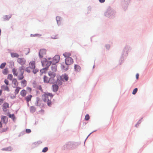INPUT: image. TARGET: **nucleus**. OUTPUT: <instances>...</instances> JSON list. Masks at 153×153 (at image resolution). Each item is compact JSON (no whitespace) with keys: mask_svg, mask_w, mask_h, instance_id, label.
<instances>
[{"mask_svg":"<svg viewBox=\"0 0 153 153\" xmlns=\"http://www.w3.org/2000/svg\"><path fill=\"white\" fill-rule=\"evenodd\" d=\"M12 71L14 76H17L18 80H21L23 79L24 71L22 67H19L18 71L16 69L14 68L12 69Z\"/></svg>","mask_w":153,"mask_h":153,"instance_id":"obj_1","label":"nucleus"},{"mask_svg":"<svg viewBox=\"0 0 153 153\" xmlns=\"http://www.w3.org/2000/svg\"><path fill=\"white\" fill-rule=\"evenodd\" d=\"M60 59V56L58 55H55L54 57L53 58L52 61H50L49 62H45V64L46 63V65L47 66H48L52 63V64H55L58 63Z\"/></svg>","mask_w":153,"mask_h":153,"instance_id":"obj_2","label":"nucleus"},{"mask_svg":"<svg viewBox=\"0 0 153 153\" xmlns=\"http://www.w3.org/2000/svg\"><path fill=\"white\" fill-rule=\"evenodd\" d=\"M49 96L51 97H52L53 95L51 93H45L42 96V99L45 102H46L48 100V96Z\"/></svg>","mask_w":153,"mask_h":153,"instance_id":"obj_3","label":"nucleus"},{"mask_svg":"<svg viewBox=\"0 0 153 153\" xmlns=\"http://www.w3.org/2000/svg\"><path fill=\"white\" fill-rule=\"evenodd\" d=\"M74 61L71 57H68L65 59V63L67 65H70L73 63Z\"/></svg>","mask_w":153,"mask_h":153,"instance_id":"obj_4","label":"nucleus"},{"mask_svg":"<svg viewBox=\"0 0 153 153\" xmlns=\"http://www.w3.org/2000/svg\"><path fill=\"white\" fill-rule=\"evenodd\" d=\"M46 51L45 49H41L39 52V56L40 58H42L46 55Z\"/></svg>","mask_w":153,"mask_h":153,"instance_id":"obj_5","label":"nucleus"},{"mask_svg":"<svg viewBox=\"0 0 153 153\" xmlns=\"http://www.w3.org/2000/svg\"><path fill=\"white\" fill-rule=\"evenodd\" d=\"M18 63L21 65H23L25 64L26 60L24 58H19L17 60Z\"/></svg>","mask_w":153,"mask_h":153,"instance_id":"obj_6","label":"nucleus"},{"mask_svg":"<svg viewBox=\"0 0 153 153\" xmlns=\"http://www.w3.org/2000/svg\"><path fill=\"white\" fill-rule=\"evenodd\" d=\"M60 78L62 81H67L68 80V75L66 74H63L60 76Z\"/></svg>","mask_w":153,"mask_h":153,"instance_id":"obj_7","label":"nucleus"},{"mask_svg":"<svg viewBox=\"0 0 153 153\" xmlns=\"http://www.w3.org/2000/svg\"><path fill=\"white\" fill-rule=\"evenodd\" d=\"M9 104L7 102H4L2 105V109L3 111L6 112L7 110V108H8Z\"/></svg>","mask_w":153,"mask_h":153,"instance_id":"obj_8","label":"nucleus"},{"mask_svg":"<svg viewBox=\"0 0 153 153\" xmlns=\"http://www.w3.org/2000/svg\"><path fill=\"white\" fill-rule=\"evenodd\" d=\"M29 66L31 68L34 69L35 68V62L34 61H31L29 64Z\"/></svg>","mask_w":153,"mask_h":153,"instance_id":"obj_9","label":"nucleus"},{"mask_svg":"<svg viewBox=\"0 0 153 153\" xmlns=\"http://www.w3.org/2000/svg\"><path fill=\"white\" fill-rule=\"evenodd\" d=\"M1 121L4 123L6 124L8 122V118L5 116H2L1 117Z\"/></svg>","mask_w":153,"mask_h":153,"instance_id":"obj_10","label":"nucleus"},{"mask_svg":"<svg viewBox=\"0 0 153 153\" xmlns=\"http://www.w3.org/2000/svg\"><path fill=\"white\" fill-rule=\"evenodd\" d=\"M68 65L65 64L64 63H63L61 64V68L64 71H66L68 70Z\"/></svg>","mask_w":153,"mask_h":153,"instance_id":"obj_11","label":"nucleus"},{"mask_svg":"<svg viewBox=\"0 0 153 153\" xmlns=\"http://www.w3.org/2000/svg\"><path fill=\"white\" fill-rule=\"evenodd\" d=\"M74 69L75 71L76 72L80 71L81 68L80 66L77 65H74Z\"/></svg>","mask_w":153,"mask_h":153,"instance_id":"obj_12","label":"nucleus"},{"mask_svg":"<svg viewBox=\"0 0 153 153\" xmlns=\"http://www.w3.org/2000/svg\"><path fill=\"white\" fill-rule=\"evenodd\" d=\"M48 74L50 77H55L56 76L55 73L51 71H50L48 72Z\"/></svg>","mask_w":153,"mask_h":153,"instance_id":"obj_13","label":"nucleus"},{"mask_svg":"<svg viewBox=\"0 0 153 153\" xmlns=\"http://www.w3.org/2000/svg\"><path fill=\"white\" fill-rule=\"evenodd\" d=\"M11 17V15L10 14L8 15L4 16H3V18L4 20L6 21L8 20Z\"/></svg>","mask_w":153,"mask_h":153,"instance_id":"obj_14","label":"nucleus"},{"mask_svg":"<svg viewBox=\"0 0 153 153\" xmlns=\"http://www.w3.org/2000/svg\"><path fill=\"white\" fill-rule=\"evenodd\" d=\"M12 58H18L19 56V55L15 53H11L10 54Z\"/></svg>","mask_w":153,"mask_h":153,"instance_id":"obj_15","label":"nucleus"},{"mask_svg":"<svg viewBox=\"0 0 153 153\" xmlns=\"http://www.w3.org/2000/svg\"><path fill=\"white\" fill-rule=\"evenodd\" d=\"M51 71L55 72L56 71V66L55 64H52V66L51 67Z\"/></svg>","mask_w":153,"mask_h":153,"instance_id":"obj_16","label":"nucleus"},{"mask_svg":"<svg viewBox=\"0 0 153 153\" xmlns=\"http://www.w3.org/2000/svg\"><path fill=\"white\" fill-rule=\"evenodd\" d=\"M1 88L2 90H4V91H9V89L8 87L7 86H5L4 85H3L1 86Z\"/></svg>","mask_w":153,"mask_h":153,"instance_id":"obj_17","label":"nucleus"},{"mask_svg":"<svg viewBox=\"0 0 153 153\" xmlns=\"http://www.w3.org/2000/svg\"><path fill=\"white\" fill-rule=\"evenodd\" d=\"M21 85L23 87H24L26 86L27 81L25 79H23L21 81Z\"/></svg>","mask_w":153,"mask_h":153,"instance_id":"obj_18","label":"nucleus"},{"mask_svg":"<svg viewBox=\"0 0 153 153\" xmlns=\"http://www.w3.org/2000/svg\"><path fill=\"white\" fill-rule=\"evenodd\" d=\"M43 80L45 83H49V79L47 76H44L43 77Z\"/></svg>","mask_w":153,"mask_h":153,"instance_id":"obj_19","label":"nucleus"},{"mask_svg":"<svg viewBox=\"0 0 153 153\" xmlns=\"http://www.w3.org/2000/svg\"><path fill=\"white\" fill-rule=\"evenodd\" d=\"M71 53L70 52H65L63 54V55L66 58L68 57H70L69 56H71Z\"/></svg>","mask_w":153,"mask_h":153,"instance_id":"obj_20","label":"nucleus"},{"mask_svg":"<svg viewBox=\"0 0 153 153\" xmlns=\"http://www.w3.org/2000/svg\"><path fill=\"white\" fill-rule=\"evenodd\" d=\"M12 83L16 87L18 85V82L16 79H14L12 81Z\"/></svg>","mask_w":153,"mask_h":153,"instance_id":"obj_21","label":"nucleus"},{"mask_svg":"<svg viewBox=\"0 0 153 153\" xmlns=\"http://www.w3.org/2000/svg\"><path fill=\"white\" fill-rule=\"evenodd\" d=\"M53 90L54 91H56L58 89V86L57 85H53Z\"/></svg>","mask_w":153,"mask_h":153,"instance_id":"obj_22","label":"nucleus"},{"mask_svg":"<svg viewBox=\"0 0 153 153\" xmlns=\"http://www.w3.org/2000/svg\"><path fill=\"white\" fill-rule=\"evenodd\" d=\"M32 97V96L31 95H29L28 96H27L26 98L25 99L26 100L28 104V102L31 100V98Z\"/></svg>","mask_w":153,"mask_h":153,"instance_id":"obj_23","label":"nucleus"},{"mask_svg":"<svg viewBox=\"0 0 153 153\" xmlns=\"http://www.w3.org/2000/svg\"><path fill=\"white\" fill-rule=\"evenodd\" d=\"M22 97H25L26 94V92L25 90H23L21 91L20 93Z\"/></svg>","mask_w":153,"mask_h":153,"instance_id":"obj_24","label":"nucleus"},{"mask_svg":"<svg viewBox=\"0 0 153 153\" xmlns=\"http://www.w3.org/2000/svg\"><path fill=\"white\" fill-rule=\"evenodd\" d=\"M54 77H50L49 79V83L53 84L55 82V80L54 79Z\"/></svg>","mask_w":153,"mask_h":153,"instance_id":"obj_25","label":"nucleus"},{"mask_svg":"<svg viewBox=\"0 0 153 153\" xmlns=\"http://www.w3.org/2000/svg\"><path fill=\"white\" fill-rule=\"evenodd\" d=\"M2 73L4 75H7L8 73V69L5 68L2 71Z\"/></svg>","mask_w":153,"mask_h":153,"instance_id":"obj_26","label":"nucleus"},{"mask_svg":"<svg viewBox=\"0 0 153 153\" xmlns=\"http://www.w3.org/2000/svg\"><path fill=\"white\" fill-rule=\"evenodd\" d=\"M30 110L31 112L33 113L36 111V108L34 106H31L30 108Z\"/></svg>","mask_w":153,"mask_h":153,"instance_id":"obj_27","label":"nucleus"},{"mask_svg":"<svg viewBox=\"0 0 153 153\" xmlns=\"http://www.w3.org/2000/svg\"><path fill=\"white\" fill-rule=\"evenodd\" d=\"M21 89V88L19 87H17L16 88L15 91V94L16 95L18 94L19 91L20 89Z\"/></svg>","mask_w":153,"mask_h":153,"instance_id":"obj_28","label":"nucleus"},{"mask_svg":"<svg viewBox=\"0 0 153 153\" xmlns=\"http://www.w3.org/2000/svg\"><path fill=\"white\" fill-rule=\"evenodd\" d=\"M33 69L31 68L29 66V67L26 68L25 69V71L28 73H30L31 71Z\"/></svg>","mask_w":153,"mask_h":153,"instance_id":"obj_29","label":"nucleus"},{"mask_svg":"<svg viewBox=\"0 0 153 153\" xmlns=\"http://www.w3.org/2000/svg\"><path fill=\"white\" fill-rule=\"evenodd\" d=\"M9 117L11 118L13 120H15V117L14 114H10L9 115Z\"/></svg>","mask_w":153,"mask_h":153,"instance_id":"obj_30","label":"nucleus"},{"mask_svg":"<svg viewBox=\"0 0 153 153\" xmlns=\"http://www.w3.org/2000/svg\"><path fill=\"white\" fill-rule=\"evenodd\" d=\"M61 19V17L59 16H57L56 17V19L58 24L60 23L59 22H60Z\"/></svg>","mask_w":153,"mask_h":153,"instance_id":"obj_31","label":"nucleus"},{"mask_svg":"<svg viewBox=\"0 0 153 153\" xmlns=\"http://www.w3.org/2000/svg\"><path fill=\"white\" fill-rule=\"evenodd\" d=\"M6 65V63L5 62H4L2 63L0 66V68L1 69H3L5 66Z\"/></svg>","mask_w":153,"mask_h":153,"instance_id":"obj_32","label":"nucleus"},{"mask_svg":"<svg viewBox=\"0 0 153 153\" xmlns=\"http://www.w3.org/2000/svg\"><path fill=\"white\" fill-rule=\"evenodd\" d=\"M13 76L12 74H9L8 75L7 79L10 80L12 79Z\"/></svg>","mask_w":153,"mask_h":153,"instance_id":"obj_33","label":"nucleus"},{"mask_svg":"<svg viewBox=\"0 0 153 153\" xmlns=\"http://www.w3.org/2000/svg\"><path fill=\"white\" fill-rule=\"evenodd\" d=\"M47 104L49 106H50L51 105V101L50 100H48V101H47Z\"/></svg>","mask_w":153,"mask_h":153,"instance_id":"obj_34","label":"nucleus"},{"mask_svg":"<svg viewBox=\"0 0 153 153\" xmlns=\"http://www.w3.org/2000/svg\"><path fill=\"white\" fill-rule=\"evenodd\" d=\"M51 37L53 39H56L58 38V36L57 35L53 34L52 35Z\"/></svg>","mask_w":153,"mask_h":153,"instance_id":"obj_35","label":"nucleus"},{"mask_svg":"<svg viewBox=\"0 0 153 153\" xmlns=\"http://www.w3.org/2000/svg\"><path fill=\"white\" fill-rule=\"evenodd\" d=\"M24 51L25 52V54H27L29 52V49L28 48H26L25 49Z\"/></svg>","mask_w":153,"mask_h":153,"instance_id":"obj_36","label":"nucleus"},{"mask_svg":"<svg viewBox=\"0 0 153 153\" xmlns=\"http://www.w3.org/2000/svg\"><path fill=\"white\" fill-rule=\"evenodd\" d=\"M32 70L34 74H36L39 71V70L37 69H35V68L34 69H33Z\"/></svg>","mask_w":153,"mask_h":153,"instance_id":"obj_37","label":"nucleus"},{"mask_svg":"<svg viewBox=\"0 0 153 153\" xmlns=\"http://www.w3.org/2000/svg\"><path fill=\"white\" fill-rule=\"evenodd\" d=\"M137 91V88H136L134 89L132 92V94L134 95L135 94Z\"/></svg>","mask_w":153,"mask_h":153,"instance_id":"obj_38","label":"nucleus"},{"mask_svg":"<svg viewBox=\"0 0 153 153\" xmlns=\"http://www.w3.org/2000/svg\"><path fill=\"white\" fill-rule=\"evenodd\" d=\"M85 120H88L89 119V116L88 114H86L85 117Z\"/></svg>","mask_w":153,"mask_h":153,"instance_id":"obj_39","label":"nucleus"},{"mask_svg":"<svg viewBox=\"0 0 153 153\" xmlns=\"http://www.w3.org/2000/svg\"><path fill=\"white\" fill-rule=\"evenodd\" d=\"M57 83L59 85H61L62 84V82L59 79H58L57 80Z\"/></svg>","mask_w":153,"mask_h":153,"instance_id":"obj_40","label":"nucleus"},{"mask_svg":"<svg viewBox=\"0 0 153 153\" xmlns=\"http://www.w3.org/2000/svg\"><path fill=\"white\" fill-rule=\"evenodd\" d=\"M48 150V148L47 147L44 148L42 150V152H45Z\"/></svg>","mask_w":153,"mask_h":153,"instance_id":"obj_41","label":"nucleus"},{"mask_svg":"<svg viewBox=\"0 0 153 153\" xmlns=\"http://www.w3.org/2000/svg\"><path fill=\"white\" fill-rule=\"evenodd\" d=\"M26 132L27 133H29L31 132V131L30 129H27L26 130Z\"/></svg>","mask_w":153,"mask_h":153,"instance_id":"obj_42","label":"nucleus"},{"mask_svg":"<svg viewBox=\"0 0 153 153\" xmlns=\"http://www.w3.org/2000/svg\"><path fill=\"white\" fill-rule=\"evenodd\" d=\"M4 82L7 85H8L9 82L7 80L5 79L4 81Z\"/></svg>","mask_w":153,"mask_h":153,"instance_id":"obj_43","label":"nucleus"},{"mask_svg":"<svg viewBox=\"0 0 153 153\" xmlns=\"http://www.w3.org/2000/svg\"><path fill=\"white\" fill-rule=\"evenodd\" d=\"M38 89L41 91H43V90L41 86H39L38 87Z\"/></svg>","mask_w":153,"mask_h":153,"instance_id":"obj_44","label":"nucleus"},{"mask_svg":"<svg viewBox=\"0 0 153 153\" xmlns=\"http://www.w3.org/2000/svg\"><path fill=\"white\" fill-rule=\"evenodd\" d=\"M4 100L2 99H0V105H1L3 102Z\"/></svg>","mask_w":153,"mask_h":153,"instance_id":"obj_45","label":"nucleus"},{"mask_svg":"<svg viewBox=\"0 0 153 153\" xmlns=\"http://www.w3.org/2000/svg\"><path fill=\"white\" fill-rule=\"evenodd\" d=\"M7 150L11 151L12 150V148L11 147H8L6 149Z\"/></svg>","mask_w":153,"mask_h":153,"instance_id":"obj_46","label":"nucleus"},{"mask_svg":"<svg viewBox=\"0 0 153 153\" xmlns=\"http://www.w3.org/2000/svg\"><path fill=\"white\" fill-rule=\"evenodd\" d=\"M7 129H8V128H6L3 129L2 130V132H4L6 131H7Z\"/></svg>","mask_w":153,"mask_h":153,"instance_id":"obj_47","label":"nucleus"},{"mask_svg":"<svg viewBox=\"0 0 153 153\" xmlns=\"http://www.w3.org/2000/svg\"><path fill=\"white\" fill-rule=\"evenodd\" d=\"M139 76V75L138 74H136V77L137 79H138Z\"/></svg>","mask_w":153,"mask_h":153,"instance_id":"obj_48","label":"nucleus"},{"mask_svg":"<svg viewBox=\"0 0 153 153\" xmlns=\"http://www.w3.org/2000/svg\"><path fill=\"white\" fill-rule=\"evenodd\" d=\"M99 1L101 3H103L105 2V0H99Z\"/></svg>","mask_w":153,"mask_h":153,"instance_id":"obj_49","label":"nucleus"},{"mask_svg":"<svg viewBox=\"0 0 153 153\" xmlns=\"http://www.w3.org/2000/svg\"><path fill=\"white\" fill-rule=\"evenodd\" d=\"M106 47L107 48L109 49L110 48V46L109 45H108L106 46Z\"/></svg>","mask_w":153,"mask_h":153,"instance_id":"obj_50","label":"nucleus"},{"mask_svg":"<svg viewBox=\"0 0 153 153\" xmlns=\"http://www.w3.org/2000/svg\"><path fill=\"white\" fill-rule=\"evenodd\" d=\"M2 93V90H0V95H1Z\"/></svg>","mask_w":153,"mask_h":153,"instance_id":"obj_51","label":"nucleus"},{"mask_svg":"<svg viewBox=\"0 0 153 153\" xmlns=\"http://www.w3.org/2000/svg\"><path fill=\"white\" fill-rule=\"evenodd\" d=\"M1 30L0 28V36L1 35Z\"/></svg>","mask_w":153,"mask_h":153,"instance_id":"obj_52","label":"nucleus"},{"mask_svg":"<svg viewBox=\"0 0 153 153\" xmlns=\"http://www.w3.org/2000/svg\"><path fill=\"white\" fill-rule=\"evenodd\" d=\"M45 63H42V65H45Z\"/></svg>","mask_w":153,"mask_h":153,"instance_id":"obj_53","label":"nucleus"},{"mask_svg":"<svg viewBox=\"0 0 153 153\" xmlns=\"http://www.w3.org/2000/svg\"><path fill=\"white\" fill-rule=\"evenodd\" d=\"M94 66H93V68H94Z\"/></svg>","mask_w":153,"mask_h":153,"instance_id":"obj_54","label":"nucleus"}]
</instances>
